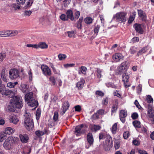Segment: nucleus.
<instances>
[{
	"instance_id": "58836bf2",
	"label": "nucleus",
	"mask_w": 154,
	"mask_h": 154,
	"mask_svg": "<svg viewBox=\"0 0 154 154\" xmlns=\"http://www.w3.org/2000/svg\"><path fill=\"white\" fill-rule=\"evenodd\" d=\"M100 27V25H98L95 26L94 27V34H96V35H97Z\"/></svg>"
},
{
	"instance_id": "cd10ccee",
	"label": "nucleus",
	"mask_w": 154,
	"mask_h": 154,
	"mask_svg": "<svg viewBox=\"0 0 154 154\" xmlns=\"http://www.w3.org/2000/svg\"><path fill=\"white\" fill-rule=\"evenodd\" d=\"M136 15V12H133L132 13V14L130 15L129 20H128V23H131L134 19L135 15Z\"/></svg>"
},
{
	"instance_id": "4d7b16f0",
	"label": "nucleus",
	"mask_w": 154,
	"mask_h": 154,
	"mask_svg": "<svg viewBox=\"0 0 154 154\" xmlns=\"http://www.w3.org/2000/svg\"><path fill=\"white\" fill-rule=\"evenodd\" d=\"M41 111L40 109H38L36 112V117L37 120L39 119L41 115Z\"/></svg>"
},
{
	"instance_id": "473e14b6",
	"label": "nucleus",
	"mask_w": 154,
	"mask_h": 154,
	"mask_svg": "<svg viewBox=\"0 0 154 154\" xmlns=\"http://www.w3.org/2000/svg\"><path fill=\"white\" fill-rule=\"evenodd\" d=\"M93 19L90 17H87L85 18L84 21L85 23L87 24L91 23L93 21Z\"/></svg>"
},
{
	"instance_id": "20e7f679",
	"label": "nucleus",
	"mask_w": 154,
	"mask_h": 154,
	"mask_svg": "<svg viewBox=\"0 0 154 154\" xmlns=\"http://www.w3.org/2000/svg\"><path fill=\"white\" fill-rule=\"evenodd\" d=\"M24 116H25L24 120L25 127L28 131H30L32 130L33 128V120L32 119L30 118V114L29 113L26 112Z\"/></svg>"
},
{
	"instance_id": "09e8293b",
	"label": "nucleus",
	"mask_w": 154,
	"mask_h": 154,
	"mask_svg": "<svg viewBox=\"0 0 154 154\" xmlns=\"http://www.w3.org/2000/svg\"><path fill=\"white\" fill-rule=\"evenodd\" d=\"M105 85L108 88L112 87L113 88H116L117 87V86L116 85L110 83H106Z\"/></svg>"
},
{
	"instance_id": "4c0bfd02",
	"label": "nucleus",
	"mask_w": 154,
	"mask_h": 154,
	"mask_svg": "<svg viewBox=\"0 0 154 154\" xmlns=\"http://www.w3.org/2000/svg\"><path fill=\"white\" fill-rule=\"evenodd\" d=\"M129 76L124 73L122 76V80L123 82L125 81L126 82L127 81H129Z\"/></svg>"
},
{
	"instance_id": "f8f14e48",
	"label": "nucleus",
	"mask_w": 154,
	"mask_h": 154,
	"mask_svg": "<svg viewBox=\"0 0 154 154\" xmlns=\"http://www.w3.org/2000/svg\"><path fill=\"white\" fill-rule=\"evenodd\" d=\"M69 106V105L68 102L67 101H65L62 105L60 114L62 115H63L68 109Z\"/></svg>"
},
{
	"instance_id": "a19ab883",
	"label": "nucleus",
	"mask_w": 154,
	"mask_h": 154,
	"mask_svg": "<svg viewBox=\"0 0 154 154\" xmlns=\"http://www.w3.org/2000/svg\"><path fill=\"white\" fill-rule=\"evenodd\" d=\"M68 36L70 38H75V35L73 31H68L67 32Z\"/></svg>"
},
{
	"instance_id": "4be33fe9",
	"label": "nucleus",
	"mask_w": 154,
	"mask_h": 154,
	"mask_svg": "<svg viewBox=\"0 0 154 154\" xmlns=\"http://www.w3.org/2000/svg\"><path fill=\"white\" fill-rule=\"evenodd\" d=\"M66 14L68 18H69L72 20H74V16L72 11L71 10H68L66 11Z\"/></svg>"
},
{
	"instance_id": "5fc2aeb1",
	"label": "nucleus",
	"mask_w": 154,
	"mask_h": 154,
	"mask_svg": "<svg viewBox=\"0 0 154 154\" xmlns=\"http://www.w3.org/2000/svg\"><path fill=\"white\" fill-rule=\"evenodd\" d=\"M71 0H64L63 2V5L64 7L66 8L68 6Z\"/></svg>"
},
{
	"instance_id": "f3484780",
	"label": "nucleus",
	"mask_w": 154,
	"mask_h": 154,
	"mask_svg": "<svg viewBox=\"0 0 154 154\" xmlns=\"http://www.w3.org/2000/svg\"><path fill=\"white\" fill-rule=\"evenodd\" d=\"M87 140L90 146L93 145L94 143V138L92 133H89L87 135Z\"/></svg>"
},
{
	"instance_id": "bf43d9fd",
	"label": "nucleus",
	"mask_w": 154,
	"mask_h": 154,
	"mask_svg": "<svg viewBox=\"0 0 154 154\" xmlns=\"http://www.w3.org/2000/svg\"><path fill=\"white\" fill-rule=\"evenodd\" d=\"M108 99L107 98H103V99L102 103L103 105L106 106L108 103Z\"/></svg>"
},
{
	"instance_id": "774afa93",
	"label": "nucleus",
	"mask_w": 154,
	"mask_h": 154,
	"mask_svg": "<svg viewBox=\"0 0 154 154\" xmlns=\"http://www.w3.org/2000/svg\"><path fill=\"white\" fill-rule=\"evenodd\" d=\"M96 94L101 97H103L104 95V93L100 91H97L96 92Z\"/></svg>"
},
{
	"instance_id": "9b49d317",
	"label": "nucleus",
	"mask_w": 154,
	"mask_h": 154,
	"mask_svg": "<svg viewBox=\"0 0 154 154\" xmlns=\"http://www.w3.org/2000/svg\"><path fill=\"white\" fill-rule=\"evenodd\" d=\"M112 58L115 61L119 62L122 60H123L124 56L121 53H116L113 55Z\"/></svg>"
},
{
	"instance_id": "de8ad7c7",
	"label": "nucleus",
	"mask_w": 154,
	"mask_h": 154,
	"mask_svg": "<svg viewBox=\"0 0 154 154\" xmlns=\"http://www.w3.org/2000/svg\"><path fill=\"white\" fill-rule=\"evenodd\" d=\"M137 51V48L134 47H131L130 49V52L132 54H134Z\"/></svg>"
},
{
	"instance_id": "dca6fc26",
	"label": "nucleus",
	"mask_w": 154,
	"mask_h": 154,
	"mask_svg": "<svg viewBox=\"0 0 154 154\" xmlns=\"http://www.w3.org/2000/svg\"><path fill=\"white\" fill-rule=\"evenodd\" d=\"M9 121L11 123H12L15 125L17 124L19 121L18 116L15 115L11 116L9 119Z\"/></svg>"
},
{
	"instance_id": "a878e982",
	"label": "nucleus",
	"mask_w": 154,
	"mask_h": 154,
	"mask_svg": "<svg viewBox=\"0 0 154 154\" xmlns=\"http://www.w3.org/2000/svg\"><path fill=\"white\" fill-rule=\"evenodd\" d=\"M38 48H40L42 49L47 48L48 47V45L45 42H40L37 45Z\"/></svg>"
},
{
	"instance_id": "338daca9",
	"label": "nucleus",
	"mask_w": 154,
	"mask_h": 154,
	"mask_svg": "<svg viewBox=\"0 0 154 154\" xmlns=\"http://www.w3.org/2000/svg\"><path fill=\"white\" fill-rule=\"evenodd\" d=\"M75 65L74 63H67L66 64H64V66L66 68H67L69 67H73Z\"/></svg>"
},
{
	"instance_id": "a18cd8bd",
	"label": "nucleus",
	"mask_w": 154,
	"mask_h": 154,
	"mask_svg": "<svg viewBox=\"0 0 154 154\" xmlns=\"http://www.w3.org/2000/svg\"><path fill=\"white\" fill-rule=\"evenodd\" d=\"M96 72L97 77L99 79L101 78L102 77V70L99 69H97Z\"/></svg>"
},
{
	"instance_id": "49530a36",
	"label": "nucleus",
	"mask_w": 154,
	"mask_h": 154,
	"mask_svg": "<svg viewBox=\"0 0 154 154\" xmlns=\"http://www.w3.org/2000/svg\"><path fill=\"white\" fill-rule=\"evenodd\" d=\"M59 59L60 60H62L65 59L66 57L65 54H59L58 55Z\"/></svg>"
},
{
	"instance_id": "8fccbe9b",
	"label": "nucleus",
	"mask_w": 154,
	"mask_h": 154,
	"mask_svg": "<svg viewBox=\"0 0 154 154\" xmlns=\"http://www.w3.org/2000/svg\"><path fill=\"white\" fill-rule=\"evenodd\" d=\"M60 18L61 20L63 21H66L68 20L67 16L66 17V15L64 14H62L60 17Z\"/></svg>"
},
{
	"instance_id": "b1692460",
	"label": "nucleus",
	"mask_w": 154,
	"mask_h": 154,
	"mask_svg": "<svg viewBox=\"0 0 154 154\" xmlns=\"http://www.w3.org/2000/svg\"><path fill=\"white\" fill-rule=\"evenodd\" d=\"M7 135L4 131L0 132V142H3L4 140H5L7 138Z\"/></svg>"
},
{
	"instance_id": "6e6552de",
	"label": "nucleus",
	"mask_w": 154,
	"mask_h": 154,
	"mask_svg": "<svg viewBox=\"0 0 154 154\" xmlns=\"http://www.w3.org/2000/svg\"><path fill=\"white\" fill-rule=\"evenodd\" d=\"M19 76L18 70L16 69H11L9 72V77L11 80L15 79Z\"/></svg>"
},
{
	"instance_id": "ea45409f",
	"label": "nucleus",
	"mask_w": 154,
	"mask_h": 154,
	"mask_svg": "<svg viewBox=\"0 0 154 154\" xmlns=\"http://www.w3.org/2000/svg\"><path fill=\"white\" fill-rule=\"evenodd\" d=\"M133 124L136 128H140V123L139 121H135L133 122Z\"/></svg>"
},
{
	"instance_id": "6e6d98bb",
	"label": "nucleus",
	"mask_w": 154,
	"mask_h": 154,
	"mask_svg": "<svg viewBox=\"0 0 154 154\" xmlns=\"http://www.w3.org/2000/svg\"><path fill=\"white\" fill-rule=\"evenodd\" d=\"M142 85L140 84L137 87V92L138 94H139L142 91Z\"/></svg>"
},
{
	"instance_id": "052dcab7",
	"label": "nucleus",
	"mask_w": 154,
	"mask_h": 154,
	"mask_svg": "<svg viewBox=\"0 0 154 154\" xmlns=\"http://www.w3.org/2000/svg\"><path fill=\"white\" fill-rule=\"evenodd\" d=\"M6 56V54L4 53H0V62H2Z\"/></svg>"
},
{
	"instance_id": "4468645a",
	"label": "nucleus",
	"mask_w": 154,
	"mask_h": 154,
	"mask_svg": "<svg viewBox=\"0 0 154 154\" xmlns=\"http://www.w3.org/2000/svg\"><path fill=\"white\" fill-rule=\"evenodd\" d=\"M85 82V80L83 78H81L80 81L77 83L76 87L79 90L82 89L84 86Z\"/></svg>"
},
{
	"instance_id": "f704fd0d",
	"label": "nucleus",
	"mask_w": 154,
	"mask_h": 154,
	"mask_svg": "<svg viewBox=\"0 0 154 154\" xmlns=\"http://www.w3.org/2000/svg\"><path fill=\"white\" fill-rule=\"evenodd\" d=\"M1 31L2 37H8V30H3Z\"/></svg>"
},
{
	"instance_id": "603ef678",
	"label": "nucleus",
	"mask_w": 154,
	"mask_h": 154,
	"mask_svg": "<svg viewBox=\"0 0 154 154\" xmlns=\"http://www.w3.org/2000/svg\"><path fill=\"white\" fill-rule=\"evenodd\" d=\"M118 108V103L116 104L115 105H113L112 107V112H116V110H117Z\"/></svg>"
},
{
	"instance_id": "0eeeda50",
	"label": "nucleus",
	"mask_w": 154,
	"mask_h": 154,
	"mask_svg": "<svg viewBox=\"0 0 154 154\" xmlns=\"http://www.w3.org/2000/svg\"><path fill=\"white\" fill-rule=\"evenodd\" d=\"M86 128V126L83 124L78 125L75 128L74 133L78 136L79 134L85 133Z\"/></svg>"
},
{
	"instance_id": "6ab92c4d",
	"label": "nucleus",
	"mask_w": 154,
	"mask_h": 154,
	"mask_svg": "<svg viewBox=\"0 0 154 154\" xmlns=\"http://www.w3.org/2000/svg\"><path fill=\"white\" fill-rule=\"evenodd\" d=\"M15 131V129L14 128L11 127H8L5 128L4 132L6 134L11 135L14 133Z\"/></svg>"
},
{
	"instance_id": "5701e85b",
	"label": "nucleus",
	"mask_w": 154,
	"mask_h": 154,
	"mask_svg": "<svg viewBox=\"0 0 154 154\" xmlns=\"http://www.w3.org/2000/svg\"><path fill=\"white\" fill-rule=\"evenodd\" d=\"M21 90L24 93H26L28 91L29 86L26 84H22L21 85Z\"/></svg>"
},
{
	"instance_id": "3c124183",
	"label": "nucleus",
	"mask_w": 154,
	"mask_h": 154,
	"mask_svg": "<svg viewBox=\"0 0 154 154\" xmlns=\"http://www.w3.org/2000/svg\"><path fill=\"white\" fill-rule=\"evenodd\" d=\"M49 81L51 82L52 84L55 85L56 84V80L54 77L51 76L49 78Z\"/></svg>"
},
{
	"instance_id": "72a5a7b5",
	"label": "nucleus",
	"mask_w": 154,
	"mask_h": 154,
	"mask_svg": "<svg viewBox=\"0 0 154 154\" xmlns=\"http://www.w3.org/2000/svg\"><path fill=\"white\" fill-rule=\"evenodd\" d=\"M83 20L82 17H81L77 23V27L79 29H81L82 27V23Z\"/></svg>"
},
{
	"instance_id": "393cba45",
	"label": "nucleus",
	"mask_w": 154,
	"mask_h": 154,
	"mask_svg": "<svg viewBox=\"0 0 154 154\" xmlns=\"http://www.w3.org/2000/svg\"><path fill=\"white\" fill-rule=\"evenodd\" d=\"M90 128L91 130L92 131H96L98 130H100L101 127L100 125H93L91 126Z\"/></svg>"
},
{
	"instance_id": "39448f33",
	"label": "nucleus",
	"mask_w": 154,
	"mask_h": 154,
	"mask_svg": "<svg viewBox=\"0 0 154 154\" xmlns=\"http://www.w3.org/2000/svg\"><path fill=\"white\" fill-rule=\"evenodd\" d=\"M127 14L124 12H119L113 16V18L120 22H125L126 21Z\"/></svg>"
},
{
	"instance_id": "c03bdc74",
	"label": "nucleus",
	"mask_w": 154,
	"mask_h": 154,
	"mask_svg": "<svg viewBox=\"0 0 154 154\" xmlns=\"http://www.w3.org/2000/svg\"><path fill=\"white\" fill-rule=\"evenodd\" d=\"M146 100L148 103H152L153 102V99L152 97L149 95H147L146 96Z\"/></svg>"
},
{
	"instance_id": "423d86ee",
	"label": "nucleus",
	"mask_w": 154,
	"mask_h": 154,
	"mask_svg": "<svg viewBox=\"0 0 154 154\" xmlns=\"http://www.w3.org/2000/svg\"><path fill=\"white\" fill-rule=\"evenodd\" d=\"M147 116L149 121L154 124V107L150 105L148 107Z\"/></svg>"
},
{
	"instance_id": "f257e3e1",
	"label": "nucleus",
	"mask_w": 154,
	"mask_h": 154,
	"mask_svg": "<svg viewBox=\"0 0 154 154\" xmlns=\"http://www.w3.org/2000/svg\"><path fill=\"white\" fill-rule=\"evenodd\" d=\"M0 94L3 95H10L12 97L10 100V105L8 107V110L11 111H14L15 108H21L23 106V100L20 96H13V92L12 91L6 90L4 86L0 85Z\"/></svg>"
},
{
	"instance_id": "7c9ffc66",
	"label": "nucleus",
	"mask_w": 154,
	"mask_h": 154,
	"mask_svg": "<svg viewBox=\"0 0 154 154\" xmlns=\"http://www.w3.org/2000/svg\"><path fill=\"white\" fill-rule=\"evenodd\" d=\"M18 84V82H9L7 84L8 87L10 88H14L15 85Z\"/></svg>"
},
{
	"instance_id": "c9c22d12",
	"label": "nucleus",
	"mask_w": 154,
	"mask_h": 154,
	"mask_svg": "<svg viewBox=\"0 0 154 154\" xmlns=\"http://www.w3.org/2000/svg\"><path fill=\"white\" fill-rule=\"evenodd\" d=\"M117 129V123H115L112 126V132L113 134H115L116 132V130Z\"/></svg>"
},
{
	"instance_id": "bb28decb",
	"label": "nucleus",
	"mask_w": 154,
	"mask_h": 154,
	"mask_svg": "<svg viewBox=\"0 0 154 154\" xmlns=\"http://www.w3.org/2000/svg\"><path fill=\"white\" fill-rule=\"evenodd\" d=\"M18 33L17 31L16 30H8L9 37H12L17 35Z\"/></svg>"
},
{
	"instance_id": "2f4dec72",
	"label": "nucleus",
	"mask_w": 154,
	"mask_h": 154,
	"mask_svg": "<svg viewBox=\"0 0 154 154\" xmlns=\"http://www.w3.org/2000/svg\"><path fill=\"white\" fill-rule=\"evenodd\" d=\"M148 49L147 47H146L144 48H143L140 50L137 54L138 56L143 54V53H145L147 50Z\"/></svg>"
},
{
	"instance_id": "c756f323",
	"label": "nucleus",
	"mask_w": 154,
	"mask_h": 154,
	"mask_svg": "<svg viewBox=\"0 0 154 154\" xmlns=\"http://www.w3.org/2000/svg\"><path fill=\"white\" fill-rule=\"evenodd\" d=\"M80 71L79 72V73L80 74L81 73L85 75L86 74V71L87 70V68L85 66H82L80 67Z\"/></svg>"
},
{
	"instance_id": "864d4df0",
	"label": "nucleus",
	"mask_w": 154,
	"mask_h": 154,
	"mask_svg": "<svg viewBox=\"0 0 154 154\" xmlns=\"http://www.w3.org/2000/svg\"><path fill=\"white\" fill-rule=\"evenodd\" d=\"M32 13V12L31 11H25L23 12V15L25 16L29 17Z\"/></svg>"
},
{
	"instance_id": "37998d69",
	"label": "nucleus",
	"mask_w": 154,
	"mask_h": 154,
	"mask_svg": "<svg viewBox=\"0 0 154 154\" xmlns=\"http://www.w3.org/2000/svg\"><path fill=\"white\" fill-rule=\"evenodd\" d=\"M20 4H13L12 5V7L14 8L15 10H19L20 8Z\"/></svg>"
},
{
	"instance_id": "13d9d810",
	"label": "nucleus",
	"mask_w": 154,
	"mask_h": 154,
	"mask_svg": "<svg viewBox=\"0 0 154 154\" xmlns=\"http://www.w3.org/2000/svg\"><path fill=\"white\" fill-rule=\"evenodd\" d=\"M131 117L133 119H136L138 118V115L137 112H134L132 114Z\"/></svg>"
},
{
	"instance_id": "c85d7f7f",
	"label": "nucleus",
	"mask_w": 154,
	"mask_h": 154,
	"mask_svg": "<svg viewBox=\"0 0 154 154\" xmlns=\"http://www.w3.org/2000/svg\"><path fill=\"white\" fill-rule=\"evenodd\" d=\"M114 147L116 149H117L119 148L120 146V142L119 140L115 139L114 141Z\"/></svg>"
},
{
	"instance_id": "412c9836",
	"label": "nucleus",
	"mask_w": 154,
	"mask_h": 154,
	"mask_svg": "<svg viewBox=\"0 0 154 154\" xmlns=\"http://www.w3.org/2000/svg\"><path fill=\"white\" fill-rule=\"evenodd\" d=\"M106 142L107 146L112 145V140L111 137L110 135H107L106 137Z\"/></svg>"
},
{
	"instance_id": "69168bd1",
	"label": "nucleus",
	"mask_w": 154,
	"mask_h": 154,
	"mask_svg": "<svg viewBox=\"0 0 154 154\" xmlns=\"http://www.w3.org/2000/svg\"><path fill=\"white\" fill-rule=\"evenodd\" d=\"M129 136V133L128 131H126L124 132L123 134V136L125 139L127 138Z\"/></svg>"
},
{
	"instance_id": "7ed1b4c3",
	"label": "nucleus",
	"mask_w": 154,
	"mask_h": 154,
	"mask_svg": "<svg viewBox=\"0 0 154 154\" xmlns=\"http://www.w3.org/2000/svg\"><path fill=\"white\" fill-rule=\"evenodd\" d=\"M33 93L32 92L26 94L25 97V101L28 105L31 107L37 106L38 104V102L33 97Z\"/></svg>"
},
{
	"instance_id": "1a4fd4ad",
	"label": "nucleus",
	"mask_w": 154,
	"mask_h": 154,
	"mask_svg": "<svg viewBox=\"0 0 154 154\" xmlns=\"http://www.w3.org/2000/svg\"><path fill=\"white\" fill-rule=\"evenodd\" d=\"M41 68L42 73L45 76H50L51 75V70L47 66L42 65Z\"/></svg>"
},
{
	"instance_id": "f03ea898",
	"label": "nucleus",
	"mask_w": 154,
	"mask_h": 154,
	"mask_svg": "<svg viewBox=\"0 0 154 154\" xmlns=\"http://www.w3.org/2000/svg\"><path fill=\"white\" fill-rule=\"evenodd\" d=\"M19 141V138L15 137L10 136L5 139L3 143V147L7 150L11 149L15 144Z\"/></svg>"
},
{
	"instance_id": "aec40b11",
	"label": "nucleus",
	"mask_w": 154,
	"mask_h": 154,
	"mask_svg": "<svg viewBox=\"0 0 154 154\" xmlns=\"http://www.w3.org/2000/svg\"><path fill=\"white\" fill-rule=\"evenodd\" d=\"M20 138L21 141L23 143H27L29 139V137L26 135H22L20 134Z\"/></svg>"
},
{
	"instance_id": "0e129e2a",
	"label": "nucleus",
	"mask_w": 154,
	"mask_h": 154,
	"mask_svg": "<svg viewBox=\"0 0 154 154\" xmlns=\"http://www.w3.org/2000/svg\"><path fill=\"white\" fill-rule=\"evenodd\" d=\"M99 118V116L97 112L95 113L91 116V119L95 120L98 119Z\"/></svg>"
},
{
	"instance_id": "e2e57ef3",
	"label": "nucleus",
	"mask_w": 154,
	"mask_h": 154,
	"mask_svg": "<svg viewBox=\"0 0 154 154\" xmlns=\"http://www.w3.org/2000/svg\"><path fill=\"white\" fill-rule=\"evenodd\" d=\"M53 72L55 74L60 75V71L59 70L56 69L54 66L51 67Z\"/></svg>"
},
{
	"instance_id": "e433bc0d",
	"label": "nucleus",
	"mask_w": 154,
	"mask_h": 154,
	"mask_svg": "<svg viewBox=\"0 0 154 154\" xmlns=\"http://www.w3.org/2000/svg\"><path fill=\"white\" fill-rule=\"evenodd\" d=\"M5 73V70H3L1 73V78L4 81L7 82V79L6 78Z\"/></svg>"
},
{
	"instance_id": "ddd939ff",
	"label": "nucleus",
	"mask_w": 154,
	"mask_h": 154,
	"mask_svg": "<svg viewBox=\"0 0 154 154\" xmlns=\"http://www.w3.org/2000/svg\"><path fill=\"white\" fill-rule=\"evenodd\" d=\"M127 116V112L126 110H122L120 111L119 117L121 121L123 123L125 121V118Z\"/></svg>"
},
{
	"instance_id": "a211bd4d",
	"label": "nucleus",
	"mask_w": 154,
	"mask_h": 154,
	"mask_svg": "<svg viewBox=\"0 0 154 154\" xmlns=\"http://www.w3.org/2000/svg\"><path fill=\"white\" fill-rule=\"evenodd\" d=\"M138 13L139 16L143 20L145 21L146 18L145 13L141 10H138Z\"/></svg>"
},
{
	"instance_id": "79ce46f5",
	"label": "nucleus",
	"mask_w": 154,
	"mask_h": 154,
	"mask_svg": "<svg viewBox=\"0 0 154 154\" xmlns=\"http://www.w3.org/2000/svg\"><path fill=\"white\" fill-rule=\"evenodd\" d=\"M35 134L38 137L42 136L44 134V133L43 131H40V130H37L35 132Z\"/></svg>"
},
{
	"instance_id": "9d476101",
	"label": "nucleus",
	"mask_w": 154,
	"mask_h": 154,
	"mask_svg": "<svg viewBox=\"0 0 154 154\" xmlns=\"http://www.w3.org/2000/svg\"><path fill=\"white\" fill-rule=\"evenodd\" d=\"M128 64L126 62L122 63L118 68V70L120 72L125 73L128 68Z\"/></svg>"
},
{
	"instance_id": "2eb2a0df",
	"label": "nucleus",
	"mask_w": 154,
	"mask_h": 154,
	"mask_svg": "<svg viewBox=\"0 0 154 154\" xmlns=\"http://www.w3.org/2000/svg\"><path fill=\"white\" fill-rule=\"evenodd\" d=\"M134 27L137 32L141 34H142L143 33V31L141 27V24L136 23L134 25Z\"/></svg>"
},
{
	"instance_id": "680f3d73",
	"label": "nucleus",
	"mask_w": 154,
	"mask_h": 154,
	"mask_svg": "<svg viewBox=\"0 0 154 154\" xmlns=\"http://www.w3.org/2000/svg\"><path fill=\"white\" fill-rule=\"evenodd\" d=\"M58 117V113L57 112H55L54 113L53 119L54 121H56Z\"/></svg>"
}]
</instances>
